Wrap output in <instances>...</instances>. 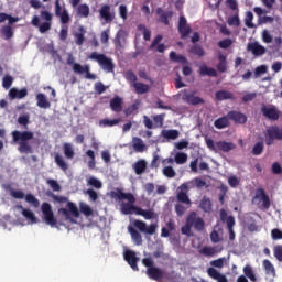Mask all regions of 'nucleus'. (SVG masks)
Masks as SVG:
<instances>
[{"label":"nucleus","instance_id":"nucleus-51","mask_svg":"<svg viewBox=\"0 0 282 282\" xmlns=\"http://www.w3.org/2000/svg\"><path fill=\"white\" fill-rule=\"evenodd\" d=\"M253 13L256 14V12L247 11L245 14V26L250 29L253 28Z\"/></svg>","mask_w":282,"mask_h":282},{"label":"nucleus","instance_id":"nucleus-20","mask_svg":"<svg viewBox=\"0 0 282 282\" xmlns=\"http://www.w3.org/2000/svg\"><path fill=\"white\" fill-rule=\"evenodd\" d=\"M223 118H226L227 121L235 122V124H246L247 123V116L241 112L235 111V110L227 112L226 117H223Z\"/></svg>","mask_w":282,"mask_h":282},{"label":"nucleus","instance_id":"nucleus-60","mask_svg":"<svg viewBox=\"0 0 282 282\" xmlns=\"http://www.w3.org/2000/svg\"><path fill=\"white\" fill-rule=\"evenodd\" d=\"M46 185H48L50 188L53 189V192L62 191V186H59L58 182H56L55 180H46Z\"/></svg>","mask_w":282,"mask_h":282},{"label":"nucleus","instance_id":"nucleus-16","mask_svg":"<svg viewBox=\"0 0 282 282\" xmlns=\"http://www.w3.org/2000/svg\"><path fill=\"white\" fill-rule=\"evenodd\" d=\"M253 204H262V209L268 210L271 207V200L268 198V194H265V189L262 187L257 188L253 194Z\"/></svg>","mask_w":282,"mask_h":282},{"label":"nucleus","instance_id":"nucleus-31","mask_svg":"<svg viewBox=\"0 0 282 282\" xmlns=\"http://www.w3.org/2000/svg\"><path fill=\"white\" fill-rule=\"evenodd\" d=\"M77 33H74V44H77V46L83 45V42L86 41V37L84 36L86 34V29H83V26L77 29Z\"/></svg>","mask_w":282,"mask_h":282},{"label":"nucleus","instance_id":"nucleus-42","mask_svg":"<svg viewBox=\"0 0 282 282\" xmlns=\"http://www.w3.org/2000/svg\"><path fill=\"white\" fill-rule=\"evenodd\" d=\"M169 59L181 65H186V57H183V55H177V53L174 52L169 53Z\"/></svg>","mask_w":282,"mask_h":282},{"label":"nucleus","instance_id":"nucleus-63","mask_svg":"<svg viewBox=\"0 0 282 282\" xmlns=\"http://www.w3.org/2000/svg\"><path fill=\"white\" fill-rule=\"evenodd\" d=\"M274 259H276L278 262H282V246L274 247Z\"/></svg>","mask_w":282,"mask_h":282},{"label":"nucleus","instance_id":"nucleus-11","mask_svg":"<svg viewBox=\"0 0 282 282\" xmlns=\"http://www.w3.org/2000/svg\"><path fill=\"white\" fill-rule=\"evenodd\" d=\"M66 64L70 66V70L77 75H85L86 80H95V74L89 73V65H79L78 63H74V56L68 55L66 58Z\"/></svg>","mask_w":282,"mask_h":282},{"label":"nucleus","instance_id":"nucleus-40","mask_svg":"<svg viewBox=\"0 0 282 282\" xmlns=\"http://www.w3.org/2000/svg\"><path fill=\"white\" fill-rule=\"evenodd\" d=\"M219 250H217V247H202V250H200L202 256L208 257V258L216 256Z\"/></svg>","mask_w":282,"mask_h":282},{"label":"nucleus","instance_id":"nucleus-29","mask_svg":"<svg viewBox=\"0 0 282 282\" xmlns=\"http://www.w3.org/2000/svg\"><path fill=\"white\" fill-rule=\"evenodd\" d=\"M214 98H216L217 101H224V100H234L235 96L227 90H218L217 93H214Z\"/></svg>","mask_w":282,"mask_h":282},{"label":"nucleus","instance_id":"nucleus-52","mask_svg":"<svg viewBox=\"0 0 282 282\" xmlns=\"http://www.w3.org/2000/svg\"><path fill=\"white\" fill-rule=\"evenodd\" d=\"M175 175H177V173L174 172L173 167L165 166L162 169V176H165L166 178H174Z\"/></svg>","mask_w":282,"mask_h":282},{"label":"nucleus","instance_id":"nucleus-46","mask_svg":"<svg viewBox=\"0 0 282 282\" xmlns=\"http://www.w3.org/2000/svg\"><path fill=\"white\" fill-rule=\"evenodd\" d=\"M1 36H4V40L13 39V28L10 25L1 26Z\"/></svg>","mask_w":282,"mask_h":282},{"label":"nucleus","instance_id":"nucleus-2","mask_svg":"<svg viewBox=\"0 0 282 282\" xmlns=\"http://www.w3.org/2000/svg\"><path fill=\"white\" fill-rule=\"evenodd\" d=\"M122 259L126 260V263H128L134 272H138V261H141V264L147 268V278L152 281L160 282L163 278H165V271L153 267V258L139 259L137 256H134V251L126 250V252L122 253Z\"/></svg>","mask_w":282,"mask_h":282},{"label":"nucleus","instance_id":"nucleus-50","mask_svg":"<svg viewBox=\"0 0 282 282\" xmlns=\"http://www.w3.org/2000/svg\"><path fill=\"white\" fill-rule=\"evenodd\" d=\"M163 121H165V113L153 116V120H150V122L156 123V129L162 128Z\"/></svg>","mask_w":282,"mask_h":282},{"label":"nucleus","instance_id":"nucleus-12","mask_svg":"<svg viewBox=\"0 0 282 282\" xmlns=\"http://www.w3.org/2000/svg\"><path fill=\"white\" fill-rule=\"evenodd\" d=\"M183 227L196 228V231H204V219L198 217L195 212H189V215H186V224Z\"/></svg>","mask_w":282,"mask_h":282},{"label":"nucleus","instance_id":"nucleus-30","mask_svg":"<svg viewBox=\"0 0 282 282\" xmlns=\"http://www.w3.org/2000/svg\"><path fill=\"white\" fill-rule=\"evenodd\" d=\"M218 69H214L207 66H198V75L208 76V77H217Z\"/></svg>","mask_w":282,"mask_h":282},{"label":"nucleus","instance_id":"nucleus-38","mask_svg":"<svg viewBox=\"0 0 282 282\" xmlns=\"http://www.w3.org/2000/svg\"><path fill=\"white\" fill-rule=\"evenodd\" d=\"M62 153L65 154V159H74V147L70 143H62Z\"/></svg>","mask_w":282,"mask_h":282},{"label":"nucleus","instance_id":"nucleus-44","mask_svg":"<svg viewBox=\"0 0 282 282\" xmlns=\"http://www.w3.org/2000/svg\"><path fill=\"white\" fill-rule=\"evenodd\" d=\"M116 124H119V119H101L98 121V126L104 128L115 127Z\"/></svg>","mask_w":282,"mask_h":282},{"label":"nucleus","instance_id":"nucleus-37","mask_svg":"<svg viewBox=\"0 0 282 282\" xmlns=\"http://www.w3.org/2000/svg\"><path fill=\"white\" fill-rule=\"evenodd\" d=\"M132 87L134 88V94L143 95L150 91V86L143 83H132Z\"/></svg>","mask_w":282,"mask_h":282},{"label":"nucleus","instance_id":"nucleus-48","mask_svg":"<svg viewBox=\"0 0 282 282\" xmlns=\"http://www.w3.org/2000/svg\"><path fill=\"white\" fill-rule=\"evenodd\" d=\"M228 127V120L226 119V117H220L217 120H214V128L216 129H226Z\"/></svg>","mask_w":282,"mask_h":282},{"label":"nucleus","instance_id":"nucleus-62","mask_svg":"<svg viewBox=\"0 0 282 282\" xmlns=\"http://www.w3.org/2000/svg\"><path fill=\"white\" fill-rule=\"evenodd\" d=\"M271 240H282V231L280 229H271Z\"/></svg>","mask_w":282,"mask_h":282},{"label":"nucleus","instance_id":"nucleus-53","mask_svg":"<svg viewBox=\"0 0 282 282\" xmlns=\"http://www.w3.org/2000/svg\"><path fill=\"white\" fill-rule=\"evenodd\" d=\"M217 58L220 61V63L217 64V70L226 73V55H218Z\"/></svg>","mask_w":282,"mask_h":282},{"label":"nucleus","instance_id":"nucleus-47","mask_svg":"<svg viewBox=\"0 0 282 282\" xmlns=\"http://www.w3.org/2000/svg\"><path fill=\"white\" fill-rule=\"evenodd\" d=\"M198 208H200L202 212L210 213V198L202 197V202L198 203Z\"/></svg>","mask_w":282,"mask_h":282},{"label":"nucleus","instance_id":"nucleus-13","mask_svg":"<svg viewBox=\"0 0 282 282\" xmlns=\"http://www.w3.org/2000/svg\"><path fill=\"white\" fill-rule=\"evenodd\" d=\"M181 100L189 106L204 105V99L202 97L195 96V90L183 89Z\"/></svg>","mask_w":282,"mask_h":282},{"label":"nucleus","instance_id":"nucleus-27","mask_svg":"<svg viewBox=\"0 0 282 282\" xmlns=\"http://www.w3.org/2000/svg\"><path fill=\"white\" fill-rule=\"evenodd\" d=\"M208 276L217 282H228L226 275H223L217 269L208 268Z\"/></svg>","mask_w":282,"mask_h":282},{"label":"nucleus","instance_id":"nucleus-35","mask_svg":"<svg viewBox=\"0 0 282 282\" xmlns=\"http://www.w3.org/2000/svg\"><path fill=\"white\" fill-rule=\"evenodd\" d=\"M20 209L22 210V217H24L25 220H29L32 224H37V217L34 216V213L31 212V209H26L22 206H20Z\"/></svg>","mask_w":282,"mask_h":282},{"label":"nucleus","instance_id":"nucleus-57","mask_svg":"<svg viewBox=\"0 0 282 282\" xmlns=\"http://www.w3.org/2000/svg\"><path fill=\"white\" fill-rule=\"evenodd\" d=\"M189 54H193L194 56H197V57H203L204 50L202 48V46L193 45V47L189 48Z\"/></svg>","mask_w":282,"mask_h":282},{"label":"nucleus","instance_id":"nucleus-4","mask_svg":"<svg viewBox=\"0 0 282 282\" xmlns=\"http://www.w3.org/2000/svg\"><path fill=\"white\" fill-rule=\"evenodd\" d=\"M132 226H129V236L132 237V242L134 246H141L143 243L142 237H140V234H144L147 236H153L155 235V229L159 228L155 224L147 225V223H143L141 220H134L132 223Z\"/></svg>","mask_w":282,"mask_h":282},{"label":"nucleus","instance_id":"nucleus-43","mask_svg":"<svg viewBox=\"0 0 282 282\" xmlns=\"http://www.w3.org/2000/svg\"><path fill=\"white\" fill-rule=\"evenodd\" d=\"M242 272H245V279H249L250 282H256V274L253 273V268L250 265H245V269H242Z\"/></svg>","mask_w":282,"mask_h":282},{"label":"nucleus","instance_id":"nucleus-26","mask_svg":"<svg viewBox=\"0 0 282 282\" xmlns=\"http://www.w3.org/2000/svg\"><path fill=\"white\" fill-rule=\"evenodd\" d=\"M156 15H159V23L167 25V20L174 17L172 11H163L162 8L156 9Z\"/></svg>","mask_w":282,"mask_h":282},{"label":"nucleus","instance_id":"nucleus-56","mask_svg":"<svg viewBox=\"0 0 282 282\" xmlns=\"http://www.w3.org/2000/svg\"><path fill=\"white\" fill-rule=\"evenodd\" d=\"M172 160L176 161L177 165H183L186 163V153L177 152L176 154H174V159Z\"/></svg>","mask_w":282,"mask_h":282},{"label":"nucleus","instance_id":"nucleus-3","mask_svg":"<svg viewBox=\"0 0 282 282\" xmlns=\"http://www.w3.org/2000/svg\"><path fill=\"white\" fill-rule=\"evenodd\" d=\"M10 197H13V199H25V203L32 205L34 208L41 207V213L44 214V223L46 226L55 227V224H57L54 215H52L50 203H41V200H37L33 194H24L20 189L10 192Z\"/></svg>","mask_w":282,"mask_h":282},{"label":"nucleus","instance_id":"nucleus-23","mask_svg":"<svg viewBox=\"0 0 282 282\" xmlns=\"http://www.w3.org/2000/svg\"><path fill=\"white\" fill-rule=\"evenodd\" d=\"M162 42V35H156V37H153V42L150 43L149 50L152 52H156L159 54L165 53V44H159Z\"/></svg>","mask_w":282,"mask_h":282},{"label":"nucleus","instance_id":"nucleus-7","mask_svg":"<svg viewBox=\"0 0 282 282\" xmlns=\"http://www.w3.org/2000/svg\"><path fill=\"white\" fill-rule=\"evenodd\" d=\"M10 137L13 138V143L20 144V148H18V151H20V153L22 154L31 153V145L28 144V141H31L32 139H34L33 132L13 130V132H10Z\"/></svg>","mask_w":282,"mask_h":282},{"label":"nucleus","instance_id":"nucleus-19","mask_svg":"<svg viewBox=\"0 0 282 282\" xmlns=\"http://www.w3.org/2000/svg\"><path fill=\"white\" fill-rule=\"evenodd\" d=\"M260 111L262 117H265V119H269V121H278L280 118V112L278 111V108H274V106L267 107L265 105H262Z\"/></svg>","mask_w":282,"mask_h":282},{"label":"nucleus","instance_id":"nucleus-49","mask_svg":"<svg viewBox=\"0 0 282 282\" xmlns=\"http://www.w3.org/2000/svg\"><path fill=\"white\" fill-rule=\"evenodd\" d=\"M263 150H265V145H263L262 142H257V144H253V150L250 151V154L259 156L262 154Z\"/></svg>","mask_w":282,"mask_h":282},{"label":"nucleus","instance_id":"nucleus-33","mask_svg":"<svg viewBox=\"0 0 282 282\" xmlns=\"http://www.w3.org/2000/svg\"><path fill=\"white\" fill-rule=\"evenodd\" d=\"M132 149L134 150V152L143 153V151L147 150V145L143 144V141L140 140V138L134 137L132 138Z\"/></svg>","mask_w":282,"mask_h":282},{"label":"nucleus","instance_id":"nucleus-22","mask_svg":"<svg viewBox=\"0 0 282 282\" xmlns=\"http://www.w3.org/2000/svg\"><path fill=\"white\" fill-rule=\"evenodd\" d=\"M54 12H56V17H58V21H61L62 24H67L70 22V15H67V10L62 8L58 0H56V9H54Z\"/></svg>","mask_w":282,"mask_h":282},{"label":"nucleus","instance_id":"nucleus-39","mask_svg":"<svg viewBox=\"0 0 282 282\" xmlns=\"http://www.w3.org/2000/svg\"><path fill=\"white\" fill-rule=\"evenodd\" d=\"M53 161L54 163H56V166L58 167V170H62V172L67 171V163L65 162V159L62 158V155L56 153V155H53Z\"/></svg>","mask_w":282,"mask_h":282},{"label":"nucleus","instance_id":"nucleus-54","mask_svg":"<svg viewBox=\"0 0 282 282\" xmlns=\"http://www.w3.org/2000/svg\"><path fill=\"white\" fill-rule=\"evenodd\" d=\"M11 85H13V77L10 75H4V78L1 79V87H4V89H10Z\"/></svg>","mask_w":282,"mask_h":282},{"label":"nucleus","instance_id":"nucleus-25","mask_svg":"<svg viewBox=\"0 0 282 282\" xmlns=\"http://www.w3.org/2000/svg\"><path fill=\"white\" fill-rule=\"evenodd\" d=\"M7 96H9L10 99H23L28 96V89H25V88H22V89L10 88V91L7 93Z\"/></svg>","mask_w":282,"mask_h":282},{"label":"nucleus","instance_id":"nucleus-10","mask_svg":"<svg viewBox=\"0 0 282 282\" xmlns=\"http://www.w3.org/2000/svg\"><path fill=\"white\" fill-rule=\"evenodd\" d=\"M205 145L208 147V150L213 151L214 153H228L229 151L235 150V143L226 141L214 142V140L210 138H205Z\"/></svg>","mask_w":282,"mask_h":282},{"label":"nucleus","instance_id":"nucleus-64","mask_svg":"<svg viewBox=\"0 0 282 282\" xmlns=\"http://www.w3.org/2000/svg\"><path fill=\"white\" fill-rule=\"evenodd\" d=\"M17 123L22 127H28V123H30V121H28V115H22L20 118H17Z\"/></svg>","mask_w":282,"mask_h":282},{"label":"nucleus","instance_id":"nucleus-1","mask_svg":"<svg viewBox=\"0 0 282 282\" xmlns=\"http://www.w3.org/2000/svg\"><path fill=\"white\" fill-rule=\"evenodd\" d=\"M110 197L117 200H126L128 203L120 204V213L124 216L137 215L144 217V220L155 219V213L151 209H141L138 206H134V195L131 193H124L122 189H117L115 192H110Z\"/></svg>","mask_w":282,"mask_h":282},{"label":"nucleus","instance_id":"nucleus-61","mask_svg":"<svg viewBox=\"0 0 282 282\" xmlns=\"http://www.w3.org/2000/svg\"><path fill=\"white\" fill-rule=\"evenodd\" d=\"M122 77H124L126 80H128V82H130V83H133V84H134L135 82H138V76L134 75V73L131 72V70H126V73H124V75H122Z\"/></svg>","mask_w":282,"mask_h":282},{"label":"nucleus","instance_id":"nucleus-6","mask_svg":"<svg viewBox=\"0 0 282 282\" xmlns=\"http://www.w3.org/2000/svg\"><path fill=\"white\" fill-rule=\"evenodd\" d=\"M58 214H62V216L65 217V220L74 223V219L72 218H79V214H83L86 217L91 216V207L86 204H80V208H78L74 203H68L66 208L58 209Z\"/></svg>","mask_w":282,"mask_h":282},{"label":"nucleus","instance_id":"nucleus-17","mask_svg":"<svg viewBox=\"0 0 282 282\" xmlns=\"http://www.w3.org/2000/svg\"><path fill=\"white\" fill-rule=\"evenodd\" d=\"M177 33L181 34V40L189 37V34L192 33V29L189 28V24H186V18L183 15H181L177 21Z\"/></svg>","mask_w":282,"mask_h":282},{"label":"nucleus","instance_id":"nucleus-34","mask_svg":"<svg viewBox=\"0 0 282 282\" xmlns=\"http://www.w3.org/2000/svg\"><path fill=\"white\" fill-rule=\"evenodd\" d=\"M132 169L134 170V175H142L143 172L147 171V162L143 160H138L132 165Z\"/></svg>","mask_w":282,"mask_h":282},{"label":"nucleus","instance_id":"nucleus-21","mask_svg":"<svg viewBox=\"0 0 282 282\" xmlns=\"http://www.w3.org/2000/svg\"><path fill=\"white\" fill-rule=\"evenodd\" d=\"M247 52L253 54V57L265 55V46L259 45L257 42L247 43Z\"/></svg>","mask_w":282,"mask_h":282},{"label":"nucleus","instance_id":"nucleus-41","mask_svg":"<svg viewBox=\"0 0 282 282\" xmlns=\"http://www.w3.org/2000/svg\"><path fill=\"white\" fill-rule=\"evenodd\" d=\"M180 132L177 130H162V138L165 140H177Z\"/></svg>","mask_w":282,"mask_h":282},{"label":"nucleus","instance_id":"nucleus-36","mask_svg":"<svg viewBox=\"0 0 282 282\" xmlns=\"http://www.w3.org/2000/svg\"><path fill=\"white\" fill-rule=\"evenodd\" d=\"M34 99L37 100V108L50 109V101L46 100V96L43 94H37L34 96Z\"/></svg>","mask_w":282,"mask_h":282},{"label":"nucleus","instance_id":"nucleus-24","mask_svg":"<svg viewBox=\"0 0 282 282\" xmlns=\"http://www.w3.org/2000/svg\"><path fill=\"white\" fill-rule=\"evenodd\" d=\"M253 13H257V17H260V24L274 22V18H271L269 15H262L265 14V10H263L262 8L253 7Z\"/></svg>","mask_w":282,"mask_h":282},{"label":"nucleus","instance_id":"nucleus-18","mask_svg":"<svg viewBox=\"0 0 282 282\" xmlns=\"http://www.w3.org/2000/svg\"><path fill=\"white\" fill-rule=\"evenodd\" d=\"M98 17H100L101 20H105V23H110L113 22L116 13L110 9L109 4H104L100 9H98Z\"/></svg>","mask_w":282,"mask_h":282},{"label":"nucleus","instance_id":"nucleus-5","mask_svg":"<svg viewBox=\"0 0 282 282\" xmlns=\"http://www.w3.org/2000/svg\"><path fill=\"white\" fill-rule=\"evenodd\" d=\"M187 193H189V183H183L177 187L176 199L177 203L183 204L174 205V213L177 214V217H183V214H186V209H189L192 202L189 200V196L186 195Z\"/></svg>","mask_w":282,"mask_h":282},{"label":"nucleus","instance_id":"nucleus-59","mask_svg":"<svg viewBox=\"0 0 282 282\" xmlns=\"http://www.w3.org/2000/svg\"><path fill=\"white\" fill-rule=\"evenodd\" d=\"M138 31L144 35V41L150 42V30H148L145 25L138 24Z\"/></svg>","mask_w":282,"mask_h":282},{"label":"nucleus","instance_id":"nucleus-14","mask_svg":"<svg viewBox=\"0 0 282 282\" xmlns=\"http://www.w3.org/2000/svg\"><path fill=\"white\" fill-rule=\"evenodd\" d=\"M282 140V129L278 126H271L265 130V145L274 144V141Z\"/></svg>","mask_w":282,"mask_h":282},{"label":"nucleus","instance_id":"nucleus-15","mask_svg":"<svg viewBox=\"0 0 282 282\" xmlns=\"http://www.w3.org/2000/svg\"><path fill=\"white\" fill-rule=\"evenodd\" d=\"M220 221L226 224V231L229 232V241H235V217L227 216L226 210L220 209Z\"/></svg>","mask_w":282,"mask_h":282},{"label":"nucleus","instance_id":"nucleus-58","mask_svg":"<svg viewBox=\"0 0 282 282\" xmlns=\"http://www.w3.org/2000/svg\"><path fill=\"white\" fill-rule=\"evenodd\" d=\"M86 185L93 186L95 189H101V181L95 177H89V180L86 181Z\"/></svg>","mask_w":282,"mask_h":282},{"label":"nucleus","instance_id":"nucleus-28","mask_svg":"<svg viewBox=\"0 0 282 282\" xmlns=\"http://www.w3.org/2000/svg\"><path fill=\"white\" fill-rule=\"evenodd\" d=\"M262 270L265 271V275L275 278L278 276V273L274 271V264H271V261L269 260H262Z\"/></svg>","mask_w":282,"mask_h":282},{"label":"nucleus","instance_id":"nucleus-9","mask_svg":"<svg viewBox=\"0 0 282 282\" xmlns=\"http://www.w3.org/2000/svg\"><path fill=\"white\" fill-rule=\"evenodd\" d=\"M86 59L98 63V67L105 73H113V59L108 58L104 54H98L97 52L89 53Z\"/></svg>","mask_w":282,"mask_h":282},{"label":"nucleus","instance_id":"nucleus-8","mask_svg":"<svg viewBox=\"0 0 282 282\" xmlns=\"http://www.w3.org/2000/svg\"><path fill=\"white\" fill-rule=\"evenodd\" d=\"M32 26L37 28V32L41 34L50 32L52 28V13L50 11H41V17H32Z\"/></svg>","mask_w":282,"mask_h":282},{"label":"nucleus","instance_id":"nucleus-45","mask_svg":"<svg viewBox=\"0 0 282 282\" xmlns=\"http://www.w3.org/2000/svg\"><path fill=\"white\" fill-rule=\"evenodd\" d=\"M77 8V17L89 18V6L80 4Z\"/></svg>","mask_w":282,"mask_h":282},{"label":"nucleus","instance_id":"nucleus-55","mask_svg":"<svg viewBox=\"0 0 282 282\" xmlns=\"http://www.w3.org/2000/svg\"><path fill=\"white\" fill-rule=\"evenodd\" d=\"M135 111H138V104H132L128 108L120 110V112L124 113L126 117L134 115Z\"/></svg>","mask_w":282,"mask_h":282},{"label":"nucleus","instance_id":"nucleus-32","mask_svg":"<svg viewBox=\"0 0 282 282\" xmlns=\"http://www.w3.org/2000/svg\"><path fill=\"white\" fill-rule=\"evenodd\" d=\"M110 111H113L116 113L122 111V98L113 97L112 99H110Z\"/></svg>","mask_w":282,"mask_h":282}]
</instances>
